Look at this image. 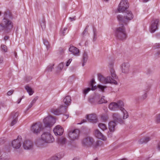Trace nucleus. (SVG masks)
Returning a JSON list of instances; mask_svg holds the SVG:
<instances>
[{
	"label": "nucleus",
	"mask_w": 160,
	"mask_h": 160,
	"mask_svg": "<svg viewBox=\"0 0 160 160\" xmlns=\"http://www.w3.org/2000/svg\"><path fill=\"white\" fill-rule=\"evenodd\" d=\"M133 18V15L132 12L129 10H126L124 17L119 15L117 16V18L119 22V27L117 28L115 32V35L116 38L120 40H125L127 37L126 28L124 25H127V20H130Z\"/></svg>",
	"instance_id": "f257e3e1"
},
{
	"label": "nucleus",
	"mask_w": 160,
	"mask_h": 160,
	"mask_svg": "<svg viewBox=\"0 0 160 160\" xmlns=\"http://www.w3.org/2000/svg\"><path fill=\"white\" fill-rule=\"evenodd\" d=\"M111 76H108L105 78L101 73L98 74V80L101 83L106 84L108 83L114 84L115 85L118 84L116 79H117V76L113 68H111L110 70Z\"/></svg>",
	"instance_id": "f03ea898"
},
{
	"label": "nucleus",
	"mask_w": 160,
	"mask_h": 160,
	"mask_svg": "<svg viewBox=\"0 0 160 160\" xmlns=\"http://www.w3.org/2000/svg\"><path fill=\"white\" fill-rule=\"evenodd\" d=\"M12 18V14L9 11H7L4 12L2 23L5 28V30L8 31L12 28L13 23L11 21Z\"/></svg>",
	"instance_id": "7ed1b4c3"
},
{
	"label": "nucleus",
	"mask_w": 160,
	"mask_h": 160,
	"mask_svg": "<svg viewBox=\"0 0 160 160\" xmlns=\"http://www.w3.org/2000/svg\"><path fill=\"white\" fill-rule=\"evenodd\" d=\"M41 140L46 143H51L54 141L52 135L48 132H43L41 136Z\"/></svg>",
	"instance_id": "20e7f679"
},
{
	"label": "nucleus",
	"mask_w": 160,
	"mask_h": 160,
	"mask_svg": "<svg viewBox=\"0 0 160 160\" xmlns=\"http://www.w3.org/2000/svg\"><path fill=\"white\" fill-rule=\"evenodd\" d=\"M43 122L45 128H50L55 123V119L53 117L48 116L43 119Z\"/></svg>",
	"instance_id": "39448f33"
},
{
	"label": "nucleus",
	"mask_w": 160,
	"mask_h": 160,
	"mask_svg": "<svg viewBox=\"0 0 160 160\" xmlns=\"http://www.w3.org/2000/svg\"><path fill=\"white\" fill-rule=\"evenodd\" d=\"M94 140L93 138L88 136L83 138L82 140V145L84 147H91L94 143Z\"/></svg>",
	"instance_id": "423d86ee"
},
{
	"label": "nucleus",
	"mask_w": 160,
	"mask_h": 160,
	"mask_svg": "<svg viewBox=\"0 0 160 160\" xmlns=\"http://www.w3.org/2000/svg\"><path fill=\"white\" fill-rule=\"evenodd\" d=\"M42 124L40 122L36 123L32 126L31 130L34 134H38L42 130Z\"/></svg>",
	"instance_id": "0eeeda50"
},
{
	"label": "nucleus",
	"mask_w": 160,
	"mask_h": 160,
	"mask_svg": "<svg viewBox=\"0 0 160 160\" xmlns=\"http://www.w3.org/2000/svg\"><path fill=\"white\" fill-rule=\"evenodd\" d=\"M129 7L128 2L126 0H122L118 5V10L119 12H122Z\"/></svg>",
	"instance_id": "6e6552de"
},
{
	"label": "nucleus",
	"mask_w": 160,
	"mask_h": 160,
	"mask_svg": "<svg viewBox=\"0 0 160 160\" xmlns=\"http://www.w3.org/2000/svg\"><path fill=\"white\" fill-rule=\"evenodd\" d=\"M80 131L78 129H75L68 132L69 136L72 140L78 139L79 138Z\"/></svg>",
	"instance_id": "1a4fd4ad"
},
{
	"label": "nucleus",
	"mask_w": 160,
	"mask_h": 160,
	"mask_svg": "<svg viewBox=\"0 0 160 160\" xmlns=\"http://www.w3.org/2000/svg\"><path fill=\"white\" fill-rule=\"evenodd\" d=\"M23 148L25 150H32L33 148V144L31 141L27 140L23 142Z\"/></svg>",
	"instance_id": "9d476101"
},
{
	"label": "nucleus",
	"mask_w": 160,
	"mask_h": 160,
	"mask_svg": "<svg viewBox=\"0 0 160 160\" xmlns=\"http://www.w3.org/2000/svg\"><path fill=\"white\" fill-rule=\"evenodd\" d=\"M22 140L21 136H18L17 139L14 140L12 142V145L13 148L16 149H18L21 146Z\"/></svg>",
	"instance_id": "9b49d317"
},
{
	"label": "nucleus",
	"mask_w": 160,
	"mask_h": 160,
	"mask_svg": "<svg viewBox=\"0 0 160 160\" xmlns=\"http://www.w3.org/2000/svg\"><path fill=\"white\" fill-rule=\"evenodd\" d=\"M159 22V19H156L155 20L154 22L151 24L149 28V31L153 33L158 29Z\"/></svg>",
	"instance_id": "f8f14e48"
},
{
	"label": "nucleus",
	"mask_w": 160,
	"mask_h": 160,
	"mask_svg": "<svg viewBox=\"0 0 160 160\" xmlns=\"http://www.w3.org/2000/svg\"><path fill=\"white\" fill-rule=\"evenodd\" d=\"M122 72V73H128L130 70V65L128 62H124L121 66Z\"/></svg>",
	"instance_id": "ddd939ff"
},
{
	"label": "nucleus",
	"mask_w": 160,
	"mask_h": 160,
	"mask_svg": "<svg viewBox=\"0 0 160 160\" xmlns=\"http://www.w3.org/2000/svg\"><path fill=\"white\" fill-rule=\"evenodd\" d=\"M53 131L56 135H61L63 133L64 129L61 126L58 125L54 128Z\"/></svg>",
	"instance_id": "4468645a"
},
{
	"label": "nucleus",
	"mask_w": 160,
	"mask_h": 160,
	"mask_svg": "<svg viewBox=\"0 0 160 160\" xmlns=\"http://www.w3.org/2000/svg\"><path fill=\"white\" fill-rule=\"evenodd\" d=\"M112 117L114 122L119 123L121 124L124 123V121L122 120L121 117L118 113H114Z\"/></svg>",
	"instance_id": "2eb2a0df"
},
{
	"label": "nucleus",
	"mask_w": 160,
	"mask_h": 160,
	"mask_svg": "<svg viewBox=\"0 0 160 160\" xmlns=\"http://www.w3.org/2000/svg\"><path fill=\"white\" fill-rule=\"evenodd\" d=\"M69 50L71 52L72 54L75 56H78L79 55V50L73 46H70Z\"/></svg>",
	"instance_id": "dca6fc26"
},
{
	"label": "nucleus",
	"mask_w": 160,
	"mask_h": 160,
	"mask_svg": "<svg viewBox=\"0 0 160 160\" xmlns=\"http://www.w3.org/2000/svg\"><path fill=\"white\" fill-rule=\"evenodd\" d=\"M95 136L98 138L102 139L103 140H106V137L98 130H96L95 131Z\"/></svg>",
	"instance_id": "f3484780"
},
{
	"label": "nucleus",
	"mask_w": 160,
	"mask_h": 160,
	"mask_svg": "<svg viewBox=\"0 0 160 160\" xmlns=\"http://www.w3.org/2000/svg\"><path fill=\"white\" fill-rule=\"evenodd\" d=\"M87 118L92 123H96L97 121L96 115L95 114H90L87 115Z\"/></svg>",
	"instance_id": "a211bd4d"
},
{
	"label": "nucleus",
	"mask_w": 160,
	"mask_h": 160,
	"mask_svg": "<svg viewBox=\"0 0 160 160\" xmlns=\"http://www.w3.org/2000/svg\"><path fill=\"white\" fill-rule=\"evenodd\" d=\"M116 125V122L114 121H111L109 123L108 127L110 132H113L114 131L115 127Z\"/></svg>",
	"instance_id": "6ab92c4d"
},
{
	"label": "nucleus",
	"mask_w": 160,
	"mask_h": 160,
	"mask_svg": "<svg viewBox=\"0 0 160 160\" xmlns=\"http://www.w3.org/2000/svg\"><path fill=\"white\" fill-rule=\"evenodd\" d=\"M151 139V138L150 137H145L140 139L138 140V142L140 144L146 143L148 141H150Z\"/></svg>",
	"instance_id": "aec40b11"
},
{
	"label": "nucleus",
	"mask_w": 160,
	"mask_h": 160,
	"mask_svg": "<svg viewBox=\"0 0 160 160\" xmlns=\"http://www.w3.org/2000/svg\"><path fill=\"white\" fill-rule=\"evenodd\" d=\"M109 109L112 111H116L118 110L116 102H112L108 106Z\"/></svg>",
	"instance_id": "412c9836"
},
{
	"label": "nucleus",
	"mask_w": 160,
	"mask_h": 160,
	"mask_svg": "<svg viewBox=\"0 0 160 160\" xmlns=\"http://www.w3.org/2000/svg\"><path fill=\"white\" fill-rule=\"evenodd\" d=\"M63 102L67 106L70 105L71 103V97L69 96H66L63 99Z\"/></svg>",
	"instance_id": "4be33fe9"
},
{
	"label": "nucleus",
	"mask_w": 160,
	"mask_h": 160,
	"mask_svg": "<svg viewBox=\"0 0 160 160\" xmlns=\"http://www.w3.org/2000/svg\"><path fill=\"white\" fill-rule=\"evenodd\" d=\"M98 97L96 96L94 97L91 98L89 99V102L92 104H95L98 103Z\"/></svg>",
	"instance_id": "5701e85b"
},
{
	"label": "nucleus",
	"mask_w": 160,
	"mask_h": 160,
	"mask_svg": "<svg viewBox=\"0 0 160 160\" xmlns=\"http://www.w3.org/2000/svg\"><path fill=\"white\" fill-rule=\"evenodd\" d=\"M66 142V139L65 138H59L57 140V142L58 144L61 145H63L65 144Z\"/></svg>",
	"instance_id": "b1692460"
},
{
	"label": "nucleus",
	"mask_w": 160,
	"mask_h": 160,
	"mask_svg": "<svg viewBox=\"0 0 160 160\" xmlns=\"http://www.w3.org/2000/svg\"><path fill=\"white\" fill-rule=\"evenodd\" d=\"M68 108V106H67L61 105L59 108L61 112V114H63L65 113L67 111Z\"/></svg>",
	"instance_id": "393cba45"
},
{
	"label": "nucleus",
	"mask_w": 160,
	"mask_h": 160,
	"mask_svg": "<svg viewBox=\"0 0 160 160\" xmlns=\"http://www.w3.org/2000/svg\"><path fill=\"white\" fill-rule=\"evenodd\" d=\"M116 103L117 104V106L118 109H120L121 111L124 109V108H123L124 104L122 101L119 100L116 102Z\"/></svg>",
	"instance_id": "a878e982"
},
{
	"label": "nucleus",
	"mask_w": 160,
	"mask_h": 160,
	"mask_svg": "<svg viewBox=\"0 0 160 160\" xmlns=\"http://www.w3.org/2000/svg\"><path fill=\"white\" fill-rule=\"evenodd\" d=\"M88 55L86 52H84L82 56V66H84L88 59Z\"/></svg>",
	"instance_id": "bb28decb"
},
{
	"label": "nucleus",
	"mask_w": 160,
	"mask_h": 160,
	"mask_svg": "<svg viewBox=\"0 0 160 160\" xmlns=\"http://www.w3.org/2000/svg\"><path fill=\"white\" fill-rule=\"evenodd\" d=\"M25 88L30 95H31L33 94L34 91L31 87H30L28 85H27L25 87Z\"/></svg>",
	"instance_id": "cd10ccee"
},
{
	"label": "nucleus",
	"mask_w": 160,
	"mask_h": 160,
	"mask_svg": "<svg viewBox=\"0 0 160 160\" xmlns=\"http://www.w3.org/2000/svg\"><path fill=\"white\" fill-rule=\"evenodd\" d=\"M19 113L18 112H12L11 114L10 117V118H12V119H18V117L19 115Z\"/></svg>",
	"instance_id": "c85d7f7f"
},
{
	"label": "nucleus",
	"mask_w": 160,
	"mask_h": 160,
	"mask_svg": "<svg viewBox=\"0 0 160 160\" xmlns=\"http://www.w3.org/2000/svg\"><path fill=\"white\" fill-rule=\"evenodd\" d=\"M98 126L103 131H104L107 129L106 126L104 123H100L98 124Z\"/></svg>",
	"instance_id": "c756f323"
},
{
	"label": "nucleus",
	"mask_w": 160,
	"mask_h": 160,
	"mask_svg": "<svg viewBox=\"0 0 160 160\" xmlns=\"http://www.w3.org/2000/svg\"><path fill=\"white\" fill-rule=\"evenodd\" d=\"M42 30L45 29L46 28L45 21L44 18H43L41 22H40Z\"/></svg>",
	"instance_id": "7c9ffc66"
},
{
	"label": "nucleus",
	"mask_w": 160,
	"mask_h": 160,
	"mask_svg": "<svg viewBox=\"0 0 160 160\" xmlns=\"http://www.w3.org/2000/svg\"><path fill=\"white\" fill-rule=\"evenodd\" d=\"M105 97L102 96L101 98V99L99 100H98V104H101L103 103H106L107 102V101L104 99Z\"/></svg>",
	"instance_id": "2f4dec72"
},
{
	"label": "nucleus",
	"mask_w": 160,
	"mask_h": 160,
	"mask_svg": "<svg viewBox=\"0 0 160 160\" xmlns=\"http://www.w3.org/2000/svg\"><path fill=\"white\" fill-rule=\"evenodd\" d=\"M123 113V119H125L127 118L128 117V115L127 112L124 109L122 110L121 111Z\"/></svg>",
	"instance_id": "473e14b6"
},
{
	"label": "nucleus",
	"mask_w": 160,
	"mask_h": 160,
	"mask_svg": "<svg viewBox=\"0 0 160 160\" xmlns=\"http://www.w3.org/2000/svg\"><path fill=\"white\" fill-rule=\"evenodd\" d=\"M52 112L54 114L56 115H59L61 114L59 109L53 110L52 111Z\"/></svg>",
	"instance_id": "72a5a7b5"
},
{
	"label": "nucleus",
	"mask_w": 160,
	"mask_h": 160,
	"mask_svg": "<svg viewBox=\"0 0 160 160\" xmlns=\"http://www.w3.org/2000/svg\"><path fill=\"white\" fill-rule=\"evenodd\" d=\"M43 43L46 46L47 50H48L50 47V45L49 42L47 40L44 39L43 40Z\"/></svg>",
	"instance_id": "f704fd0d"
},
{
	"label": "nucleus",
	"mask_w": 160,
	"mask_h": 160,
	"mask_svg": "<svg viewBox=\"0 0 160 160\" xmlns=\"http://www.w3.org/2000/svg\"><path fill=\"white\" fill-rule=\"evenodd\" d=\"M54 64L52 65H49L47 67L46 70L48 72H51L52 71V69L53 68V66H54Z\"/></svg>",
	"instance_id": "c9c22d12"
},
{
	"label": "nucleus",
	"mask_w": 160,
	"mask_h": 160,
	"mask_svg": "<svg viewBox=\"0 0 160 160\" xmlns=\"http://www.w3.org/2000/svg\"><path fill=\"white\" fill-rule=\"evenodd\" d=\"M108 118V116L106 114H103L101 116L102 119L104 121H107Z\"/></svg>",
	"instance_id": "e433bc0d"
},
{
	"label": "nucleus",
	"mask_w": 160,
	"mask_h": 160,
	"mask_svg": "<svg viewBox=\"0 0 160 160\" xmlns=\"http://www.w3.org/2000/svg\"><path fill=\"white\" fill-rule=\"evenodd\" d=\"M98 88L100 89V90L103 92L104 91V89L106 88V87L103 86L101 85H98L97 86Z\"/></svg>",
	"instance_id": "4c0bfd02"
},
{
	"label": "nucleus",
	"mask_w": 160,
	"mask_h": 160,
	"mask_svg": "<svg viewBox=\"0 0 160 160\" xmlns=\"http://www.w3.org/2000/svg\"><path fill=\"white\" fill-rule=\"evenodd\" d=\"M93 41H96L97 39V32L96 30L95 29H93Z\"/></svg>",
	"instance_id": "58836bf2"
},
{
	"label": "nucleus",
	"mask_w": 160,
	"mask_h": 160,
	"mask_svg": "<svg viewBox=\"0 0 160 160\" xmlns=\"http://www.w3.org/2000/svg\"><path fill=\"white\" fill-rule=\"evenodd\" d=\"M1 48L2 50H3L5 52H7V46L4 45H1Z\"/></svg>",
	"instance_id": "ea45409f"
},
{
	"label": "nucleus",
	"mask_w": 160,
	"mask_h": 160,
	"mask_svg": "<svg viewBox=\"0 0 160 160\" xmlns=\"http://www.w3.org/2000/svg\"><path fill=\"white\" fill-rule=\"evenodd\" d=\"M64 63L61 62L60 63L58 66V68L60 70H61L63 68L64 66Z\"/></svg>",
	"instance_id": "a19ab883"
},
{
	"label": "nucleus",
	"mask_w": 160,
	"mask_h": 160,
	"mask_svg": "<svg viewBox=\"0 0 160 160\" xmlns=\"http://www.w3.org/2000/svg\"><path fill=\"white\" fill-rule=\"evenodd\" d=\"M91 90L90 88H88L84 90L83 93L85 95L86 94Z\"/></svg>",
	"instance_id": "79ce46f5"
},
{
	"label": "nucleus",
	"mask_w": 160,
	"mask_h": 160,
	"mask_svg": "<svg viewBox=\"0 0 160 160\" xmlns=\"http://www.w3.org/2000/svg\"><path fill=\"white\" fill-rule=\"evenodd\" d=\"M12 119L13 120L11 123V126L14 125L17 122L18 120V119Z\"/></svg>",
	"instance_id": "37998d69"
},
{
	"label": "nucleus",
	"mask_w": 160,
	"mask_h": 160,
	"mask_svg": "<svg viewBox=\"0 0 160 160\" xmlns=\"http://www.w3.org/2000/svg\"><path fill=\"white\" fill-rule=\"evenodd\" d=\"M89 27L88 25H87L86 27L85 28V29L84 31L82 33V35H84L86 33L88 32V28Z\"/></svg>",
	"instance_id": "c03bdc74"
},
{
	"label": "nucleus",
	"mask_w": 160,
	"mask_h": 160,
	"mask_svg": "<svg viewBox=\"0 0 160 160\" xmlns=\"http://www.w3.org/2000/svg\"><path fill=\"white\" fill-rule=\"evenodd\" d=\"M160 55V51H158L155 54V58H158L159 57Z\"/></svg>",
	"instance_id": "a18cd8bd"
},
{
	"label": "nucleus",
	"mask_w": 160,
	"mask_h": 160,
	"mask_svg": "<svg viewBox=\"0 0 160 160\" xmlns=\"http://www.w3.org/2000/svg\"><path fill=\"white\" fill-rule=\"evenodd\" d=\"M156 120L158 123H160V113L157 115Z\"/></svg>",
	"instance_id": "49530a36"
},
{
	"label": "nucleus",
	"mask_w": 160,
	"mask_h": 160,
	"mask_svg": "<svg viewBox=\"0 0 160 160\" xmlns=\"http://www.w3.org/2000/svg\"><path fill=\"white\" fill-rule=\"evenodd\" d=\"M14 92V90H11L9 91L7 93V94L8 96H10Z\"/></svg>",
	"instance_id": "de8ad7c7"
},
{
	"label": "nucleus",
	"mask_w": 160,
	"mask_h": 160,
	"mask_svg": "<svg viewBox=\"0 0 160 160\" xmlns=\"http://www.w3.org/2000/svg\"><path fill=\"white\" fill-rule=\"evenodd\" d=\"M154 47L155 48H160V43H156L154 45Z\"/></svg>",
	"instance_id": "09e8293b"
},
{
	"label": "nucleus",
	"mask_w": 160,
	"mask_h": 160,
	"mask_svg": "<svg viewBox=\"0 0 160 160\" xmlns=\"http://www.w3.org/2000/svg\"><path fill=\"white\" fill-rule=\"evenodd\" d=\"M72 61V59H69L66 62V66L68 67V66L69 64Z\"/></svg>",
	"instance_id": "8fccbe9b"
},
{
	"label": "nucleus",
	"mask_w": 160,
	"mask_h": 160,
	"mask_svg": "<svg viewBox=\"0 0 160 160\" xmlns=\"http://www.w3.org/2000/svg\"><path fill=\"white\" fill-rule=\"evenodd\" d=\"M38 98V96L36 97L32 101L31 103L33 105L35 103Z\"/></svg>",
	"instance_id": "3c124183"
},
{
	"label": "nucleus",
	"mask_w": 160,
	"mask_h": 160,
	"mask_svg": "<svg viewBox=\"0 0 160 160\" xmlns=\"http://www.w3.org/2000/svg\"><path fill=\"white\" fill-rule=\"evenodd\" d=\"M2 30H5V28H4L3 25L2 24V22L1 24H0V31Z\"/></svg>",
	"instance_id": "603ef678"
},
{
	"label": "nucleus",
	"mask_w": 160,
	"mask_h": 160,
	"mask_svg": "<svg viewBox=\"0 0 160 160\" xmlns=\"http://www.w3.org/2000/svg\"><path fill=\"white\" fill-rule=\"evenodd\" d=\"M95 83L94 79H92L90 83V86L93 85Z\"/></svg>",
	"instance_id": "864d4df0"
},
{
	"label": "nucleus",
	"mask_w": 160,
	"mask_h": 160,
	"mask_svg": "<svg viewBox=\"0 0 160 160\" xmlns=\"http://www.w3.org/2000/svg\"><path fill=\"white\" fill-rule=\"evenodd\" d=\"M61 157L55 156L52 157L53 159L54 160H59Z\"/></svg>",
	"instance_id": "5fc2aeb1"
},
{
	"label": "nucleus",
	"mask_w": 160,
	"mask_h": 160,
	"mask_svg": "<svg viewBox=\"0 0 160 160\" xmlns=\"http://www.w3.org/2000/svg\"><path fill=\"white\" fill-rule=\"evenodd\" d=\"M33 105V104H32L31 102V103L29 105L28 108H27V109H26V111H27L30 108H31L32 107V106Z\"/></svg>",
	"instance_id": "6e6d98bb"
},
{
	"label": "nucleus",
	"mask_w": 160,
	"mask_h": 160,
	"mask_svg": "<svg viewBox=\"0 0 160 160\" xmlns=\"http://www.w3.org/2000/svg\"><path fill=\"white\" fill-rule=\"evenodd\" d=\"M33 105V104H32L31 102V103L29 105L28 108H27V109H26V111H27L30 108H31L32 107V106Z\"/></svg>",
	"instance_id": "4d7b16f0"
},
{
	"label": "nucleus",
	"mask_w": 160,
	"mask_h": 160,
	"mask_svg": "<svg viewBox=\"0 0 160 160\" xmlns=\"http://www.w3.org/2000/svg\"><path fill=\"white\" fill-rule=\"evenodd\" d=\"M92 87L91 90H94L97 88V87H98L96 85L95 86H93V85L91 86Z\"/></svg>",
	"instance_id": "13d9d810"
},
{
	"label": "nucleus",
	"mask_w": 160,
	"mask_h": 160,
	"mask_svg": "<svg viewBox=\"0 0 160 160\" xmlns=\"http://www.w3.org/2000/svg\"><path fill=\"white\" fill-rule=\"evenodd\" d=\"M59 51H60L61 54H62V53H63L64 51V50L62 48H59Z\"/></svg>",
	"instance_id": "bf43d9fd"
},
{
	"label": "nucleus",
	"mask_w": 160,
	"mask_h": 160,
	"mask_svg": "<svg viewBox=\"0 0 160 160\" xmlns=\"http://www.w3.org/2000/svg\"><path fill=\"white\" fill-rule=\"evenodd\" d=\"M69 117V115L68 114H64L63 115V119H67Z\"/></svg>",
	"instance_id": "052dcab7"
},
{
	"label": "nucleus",
	"mask_w": 160,
	"mask_h": 160,
	"mask_svg": "<svg viewBox=\"0 0 160 160\" xmlns=\"http://www.w3.org/2000/svg\"><path fill=\"white\" fill-rule=\"evenodd\" d=\"M3 61V57L2 56H0V63H2Z\"/></svg>",
	"instance_id": "680f3d73"
},
{
	"label": "nucleus",
	"mask_w": 160,
	"mask_h": 160,
	"mask_svg": "<svg viewBox=\"0 0 160 160\" xmlns=\"http://www.w3.org/2000/svg\"><path fill=\"white\" fill-rule=\"evenodd\" d=\"M75 16H74L73 18L69 17V19L71 21H72L75 20Z\"/></svg>",
	"instance_id": "e2e57ef3"
},
{
	"label": "nucleus",
	"mask_w": 160,
	"mask_h": 160,
	"mask_svg": "<svg viewBox=\"0 0 160 160\" xmlns=\"http://www.w3.org/2000/svg\"><path fill=\"white\" fill-rule=\"evenodd\" d=\"M9 37L8 36H5L4 37V39L5 40H6L8 39L9 38Z\"/></svg>",
	"instance_id": "0e129e2a"
},
{
	"label": "nucleus",
	"mask_w": 160,
	"mask_h": 160,
	"mask_svg": "<svg viewBox=\"0 0 160 160\" xmlns=\"http://www.w3.org/2000/svg\"><path fill=\"white\" fill-rule=\"evenodd\" d=\"M22 99V98H20L19 99H18V104L19 103L21 102Z\"/></svg>",
	"instance_id": "69168bd1"
},
{
	"label": "nucleus",
	"mask_w": 160,
	"mask_h": 160,
	"mask_svg": "<svg viewBox=\"0 0 160 160\" xmlns=\"http://www.w3.org/2000/svg\"><path fill=\"white\" fill-rule=\"evenodd\" d=\"M158 149L160 150V142L158 143Z\"/></svg>",
	"instance_id": "338daca9"
},
{
	"label": "nucleus",
	"mask_w": 160,
	"mask_h": 160,
	"mask_svg": "<svg viewBox=\"0 0 160 160\" xmlns=\"http://www.w3.org/2000/svg\"><path fill=\"white\" fill-rule=\"evenodd\" d=\"M86 122V120H84L83 119V122H82L81 123H79V124H81L82 123H83V122Z\"/></svg>",
	"instance_id": "774afa93"
}]
</instances>
